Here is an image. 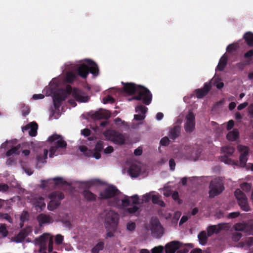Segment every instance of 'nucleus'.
<instances>
[{"instance_id": "52", "label": "nucleus", "mask_w": 253, "mask_h": 253, "mask_svg": "<svg viewBox=\"0 0 253 253\" xmlns=\"http://www.w3.org/2000/svg\"><path fill=\"white\" fill-rule=\"evenodd\" d=\"M169 139L168 137L165 136L160 140V144L162 146H167L169 144Z\"/></svg>"}, {"instance_id": "8", "label": "nucleus", "mask_w": 253, "mask_h": 253, "mask_svg": "<svg viewBox=\"0 0 253 253\" xmlns=\"http://www.w3.org/2000/svg\"><path fill=\"white\" fill-rule=\"evenodd\" d=\"M235 196L241 209L245 211H250L248 198L245 194L240 189H237L234 192Z\"/></svg>"}, {"instance_id": "12", "label": "nucleus", "mask_w": 253, "mask_h": 253, "mask_svg": "<svg viewBox=\"0 0 253 253\" xmlns=\"http://www.w3.org/2000/svg\"><path fill=\"white\" fill-rule=\"evenodd\" d=\"M151 230L152 234L156 238H161L163 234V227L157 219L152 224Z\"/></svg>"}, {"instance_id": "46", "label": "nucleus", "mask_w": 253, "mask_h": 253, "mask_svg": "<svg viewBox=\"0 0 253 253\" xmlns=\"http://www.w3.org/2000/svg\"><path fill=\"white\" fill-rule=\"evenodd\" d=\"M239 160L240 166L242 167H245L248 160V157L240 155Z\"/></svg>"}, {"instance_id": "40", "label": "nucleus", "mask_w": 253, "mask_h": 253, "mask_svg": "<svg viewBox=\"0 0 253 253\" xmlns=\"http://www.w3.org/2000/svg\"><path fill=\"white\" fill-rule=\"evenodd\" d=\"M193 247L194 246L192 244H187L183 247L180 246V248L177 250V253H187L189 252V248Z\"/></svg>"}, {"instance_id": "27", "label": "nucleus", "mask_w": 253, "mask_h": 253, "mask_svg": "<svg viewBox=\"0 0 253 253\" xmlns=\"http://www.w3.org/2000/svg\"><path fill=\"white\" fill-rule=\"evenodd\" d=\"M141 169L139 166L136 164H132L128 169L129 175L133 177H136L139 176Z\"/></svg>"}, {"instance_id": "38", "label": "nucleus", "mask_w": 253, "mask_h": 253, "mask_svg": "<svg viewBox=\"0 0 253 253\" xmlns=\"http://www.w3.org/2000/svg\"><path fill=\"white\" fill-rule=\"evenodd\" d=\"M245 226V233L249 235H253V222H246Z\"/></svg>"}, {"instance_id": "57", "label": "nucleus", "mask_w": 253, "mask_h": 253, "mask_svg": "<svg viewBox=\"0 0 253 253\" xmlns=\"http://www.w3.org/2000/svg\"><path fill=\"white\" fill-rule=\"evenodd\" d=\"M164 250V248L162 246L155 247L152 250V253H162Z\"/></svg>"}, {"instance_id": "47", "label": "nucleus", "mask_w": 253, "mask_h": 253, "mask_svg": "<svg viewBox=\"0 0 253 253\" xmlns=\"http://www.w3.org/2000/svg\"><path fill=\"white\" fill-rule=\"evenodd\" d=\"M222 149L224 152L229 155H232L235 151L234 148L231 146L223 147Z\"/></svg>"}, {"instance_id": "32", "label": "nucleus", "mask_w": 253, "mask_h": 253, "mask_svg": "<svg viewBox=\"0 0 253 253\" xmlns=\"http://www.w3.org/2000/svg\"><path fill=\"white\" fill-rule=\"evenodd\" d=\"M83 195L87 201H93L96 200V195L89 190H84L83 192Z\"/></svg>"}, {"instance_id": "35", "label": "nucleus", "mask_w": 253, "mask_h": 253, "mask_svg": "<svg viewBox=\"0 0 253 253\" xmlns=\"http://www.w3.org/2000/svg\"><path fill=\"white\" fill-rule=\"evenodd\" d=\"M238 150L241 153V155L248 157L250 149L248 146H244L243 145H239L238 146Z\"/></svg>"}, {"instance_id": "7", "label": "nucleus", "mask_w": 253, "mask_h": 253, "mask_svg": "<svg viewBox=\"0 0 253 253\" xmlns=\"http://www.w3.org/2000/svg\"><path fill=\"white\" fill-rule=\"evenodd\" d=\"M105 138L117 145H123L125 143L126 138L124 134L115 130L108 129L103 132Z\"/></svg>"}, {"instance_id": "1", "label": "nucleus", "mask_w": 253, "mask_h": 253, "mask_svg": "<svg viewBox=\"0 0 253 253\" xmlns=\"http://www.w3.org/2000/svg\"><path fill=\"white\" fill-rule=\"evenodd\" d=\"M122 84H123V90L126 93L130 95L137 93V95L134 96L132 99L142 100L143 103L146 105L151 103L152 94L148 88L133 83L122 82Z\"/></svg>"}, {"instance_id": "33", "label": "nucleus", "mask_w": 253, "mask_h": 253, "mask_svg": "<svg viewBox=\"0 0 253 253\" xmlns=\"http://www.w3.org/2000/svg\"><path fill=\"white\" fill-rule=\"evenodd\" d=\"M208 234L205 231H201L198 235V238L200 244L205 245L208 241Z\"/></svg>"}, {"instance_id": "20", "label": "nucleus", "mask_w": 253, "mask_h": 253, "mask_svg": "<svg viewBox=\"0 0 253 253\" xmlns=\"http://www.w3.org/2000/svg\"><path fill=\"white\" fill-rule=\"evenodd\" d=\"M181 243L178 241H172L166 245V253H175L180 247Z\"/></svg>"}, {"instance_id": "13", "label": "nucleus", "mask_w": 253, "mask_h": 253, "mask_svg": "<svg viewBox=\"0 0 253 253\" xmlns=\"http://www.w3.org/2000/svg\"><path fill=\"white\" fill-rule=\"evenodd\" d=\"M111 117V113L106 110L100 109L91 115V118L95 120H107Z\"/></svg>"}, {"instance_id": "18", "label": "nucleus", "mask_w": 253, "mask_h": 253, "mask_svg": "<svg viewBox=\"0 0 253 253\" xmlns=\"http://www.w3.org/2000/svg\"><path fill=\"white\" fill-rule=\"evenodd\" d=\"M49 234L44 233L41 236L37 241H38L40 245V249L39 252L41 253L46 252L47 245L46 242L48 240Z\"/></svg>"}, {"instance_id": "37", "label": "nucleus", "mask_w": 253, "mask_h": 253, "mask_svg": "<svg viewBox=\"0 0 253 253\" xmlns=\"http://www.w3.org/2000/svg\"><path fill=\"white\" fill-rule=\"evenodd\" d=\"M78 75L76 72H69L66 74V79L68 82L72 83L77 79Z\"/></svg>"}, {"instance_id": "11", "label": "nucleus", "mask_w": 253, "mask_h": 253, "mask_svg": "<svg viewBox=\"0 0 253 253\" xmlns=\"http://www.w3.org/2000/svg\"><path fill=\"white\" fill-rule=\"evenodd\" d=\"M33 207L39 212L42 211L45 208L44 199L42 197H36L31 201Z\"/></svg>"}, {"instance_id": "45", "label": "nucleus", "mask_w": 253, "mask_h": 253, "mask_svg": "<svg viewBox=\"0 0 253 253\" xmlns=\"http://www.w3.org/2000/svg\"><path fill=\"white\" fill-rule=\"evenodd\" d=\"M241 188L243 191L248 192L251 190L252 188V185L251 184L245 182L241 185Z\"/></svg>"}, {"instance_id": "25", "label": "nucleus", "mask_w": 253, "mask_h": 253, "mask_svg": "<svg viewBox=\"0 0 253 253\" xmlns=\"http://www.w3.org/2000/svg\"><path fill=\"white\" fill-rule=\"evenodd\" d=\"M223 229V226L221 224L216 225H211L207 229V234L208 237H211L213 234L219 233Z\"/></svg>"}, {"instance_id": "14", "label": "nucleus", "mask_w": 253, "mask_h": 253, "mask_svg": "<svg viewBox=\"0 0 253 253\" xmlns=\"http://www.w3.org/2000/svg\"><path fill=\"white\" fill-rule=\"evenodd\" d=\"M38 127V124L35 122H32L22 127V131H25L29 130V134L32 137L36 136L37 135V129Z\"/></svg>"}, {"instance_id": "19", "label": "nucleus", "mask_w": 253, "mask_h": 253, "mask_svg": "<svg viewBox=\"0 0 253 253\" xmlns=\"http://www.w3.org/2000/svg\"><path fill=\"white\" fill-rule=\"evenodd\" d=\"M29 232L30 230L29 229L24 228L21 230L16 236L12 238L11 241L16 243H21L28 236Z\"/></svg>"}, {"instance_id": "2", "label": "nucleus", "mask_w": 253, "mask_h": 253, "mask_svg": "<svg viewBox=\"0 0 253 253\" xmlns=\"http://www.w3.org/2000/svg\"><path fill=\"white\" fill-rule=\"evenodd\" d=\"M47 141L52 145L49 151V157L52 158L54 156L62 155L64 153L67 143L61 135L56 133L53 134L48 138Z\"/></svg>"}, {"instance_id": "34", "label": "nucleus", "mask_w": 253, "mask_h": 253, "mask_svg": "<svg viewBox=\"0 0 253 253\" xmlns=\"http://www.w3.org/2000/svg\"><path fill=\"white\" fill-rule=\"evenodd\" d=\"M130 204V200L129 197L125 196L124 199L122 200L121 203L120 202V205L118 206H113L114 207H117L120 209H123L125 207L129 206Z\"/></svg>"}, {"instance_id": "6", "label": "nucleus", "mask_w": 253, "mask_h": 253, "mask_svg": "<svg viewBox=\"0 0 253 253\" xmlns=\"http://www.w3.org/2000/svg\"><path fill=\"white\" fill-rule=\"evenodd\" d=\"M202 151V148L198 145H186L182 150V153L186 159L196 161L200 157Z\"/></svg>"}, {"instance_id": "16", "label": "nucleus", "mask_w": 253, "mask_h": 253, "mask_svg": "<svg viewBox=\"0 0 253 253\" xmlns=\"http://www.w3.org/2000/svg\"><path fill=\"white\" fill-rule=\"evenodd\" d=\"M211 85L210 83H206L203 87L197 89L195 90L196 96L198 98H202L205 96L210 91Z\"/></svg>"}, {"instance_id": "42", "label": "nucleus", "mask_w": 253, "mask_h": 253, "mask_svg": "<svg viewBox=\"0 0 253 253\" xmlns=\"http://www.w3.org/2000/svg\"><path fill=\"white\" fill-rule=\"evenodd\" d=\"M0 219L5 220L10 223L13 222L12 218L7 213H2L0 212Z\"/></svg>"}, {"instance_id": "48", "label": "nucleus", "mask_w": 253, "mask_h": 253, "mask_svg": "<svg viewBox=\"0 0 253 253\" xmlns=\"http://www.w3.org/2000/svg\"><path fill=\"white\" fill-rule=\"evenodd\" d=\"M237 49V46L234 44H230L228 45L226 48V51L228 53H232L234 51H235Z\"/></svg>"}, {"instance_id": "28", "label": "nucleus", "mask_w": 253, "mask_h": 253, "mask_svg": "<svg viewBox=\"0 0 253 253\" xmlns=\"http://www.w3.org/2000/svg\"><path fill=\"white\" fill-rule=\"evenodd\" d=\"M37 219L40 225L50 223L53 221L52 218L49 215L43 213L39 214Z\"/></svg>"}, {"instance_id": "24", "label": "nucleus", "mask_w": 253, "mask_h": 253, "mask_svg": "<svg viewBox=\"0 0 253 253\" xmlns=\"http://www.w3.org/2000/svg\"><path fill=\"white\" fill-rule=\"evenodd\" d=\"M76 73L78 76L85 79L89 73V67L85 64H81L77 68Z\"/></svg>"}, {"instance_id": "59", "label": "nucleus", "mask_w": 253, "mask_h": 253, "mask_svg": "<svg viewBox=\"0 0 253 253\" xmlns=\"http://www.w3.org/2000/svg\"><path fill=\"white\" fill-rule=\"evenodd\" d=\"M29 217V214L27 211H23L20 216V220L22 222L25 221Z\"/></svg>"}, {"instance_id": "64", "label": "nucleus", "mask_w": 253, "mask_h": 253, "mask_svg": "<svg viewBox=\"0 0 253 253\" xmlns=\"http://www.w3.org/2000/svg\"><path fill=\"white\" fill-rule=\"evenodd\" d=\"M145 118V115L143 114H136L134 116V119L136 121H142Z\"/></svg>"}, {"instance_id": "22", "label": "nucleus", "mask_w": 253, "mask_h": 253, "mask_svg": "<svg viewBox=\"0 0 253 253\" xmlns=\"http://www.w3.org/2000/svg\"><path fill=\"white\" fill-rule=\"evenodd\" d=\"M181 127L178 126H175L169 128L168 136L169 139L174 140L180 134Z\"/></svg>"}, {"instance_id": "36", "label": "nucleus", "mask_w": 253, "mask_h": 253, "mask_svg": "<svg viewBox=\"0 0 253 253\" xmlns=\"http://www.w3.org/2000/svg\"><path fill=\"white\" fill-rule=\"evenodd\" d=\"M48 151L47 149H44L42 155H39L37 156V160L38 163H43L45 162V160L47 158Z\"/></svg>"}, {"instance_id": "51", "label": "nucleus", "mask_w": 253, "mask_h": 253, "mask_svg": "<svg viewBox=\"0 0 253 253\" xmlns=\"http://www.w3.org/2000/svg\"><path fill=\"white\" fill-rule=\"evenodd\" d=\"M80 150L81 152H84V155L87 157H92V154L90 152L91 150H88L86 146H81L80 147Z\"/></svg>"}, {"instance_id": "44", "label": "nucleus", "mask_w": 253, "mask_h": 253, "mask_svg": "<svg viewBox=\"0 0 253 253\" xmlns=\"http://www.w3.org/2000/svg\"><path fill=\"white\" fill-rule=\"evenodd\" d=\"M8 232L6 229V225L1 224L0 225V234H1L3 237H6L8 235Z\"/></svg>"}, {"instance_id": "15", "label": "nucleus", "mask_w": 253, "mask_h": 253, "mask_svg": "<svg viewBox=\"0 0 253 253\" xmlns=\"http://www.w3.org/2000/svg\"><path fill=\"white\" fill-rule=\"evenodd\" d=\"M67 98V93L62 92L56 93L53 96V105L55 109H59L62 101L65 100Z\"/></svg>"}, {"instance_id": "4", "label": "nucleus", "mask_w": 253, "mask_h": 253, "mask_svg": "<svg viewBox=\"0 0 253 253\" xmlns=\"http://www.w3.org/2000/svg\"><path fill=\"white\" fill-rule=\"evenodd\" d=\"M104 223L107 230H111L115 231L117 230L119 219V215L114 211H106Z\"/></svg>"}, {"instance_id": "9", "label": "nucleus", "mask_w": 253, "mask_h": 253, "mask_svg": "<svg viewBox=\"0 0 253 253\" xmlns=\"http://www.w3.org/2000/svg\"><path fill=\"white\" fill-rule=\"evenodd\" d=\"M67 92L71 93L76 100L79 102H86L90 99L89 96L86 95L84 92L77 88L72 89L71 87H70L67 89Z\"/></svg>"}, {"instance_id": "30", "label": "nucleus", "mask_w": 253, "mask_h": 253, "mask_svg": "<svg viewBox=\"0 0 253 253\" xmlns=\"http://www.w3.org/2000/svg\"><path fill=\"white\" fill-rule=\"evenodd\" d=\"M227 63V56L224 54L220 58L216 70L222 71L225 68Z\"/></svg>"}, {"instance_id": "63", "label": "nucleus", "mask_w": 253, "mask_h": 253, "mask_svg": "<svg viewBox=\"0 0 253 253\" xmlns=\"http://www.w3.org/2000/svg\"><path fill=\"white\" fill-rule=\"evenodd\" d=\"M101 183H102V182H101V180L99 179H94L91 181H89V182H87V186L88 187H90L91 185L95 184H101Z\"/></svg>"}, {"instance_id": "17", "label": "nucleus", "mask_w": 253, "mask_h": 253, "mask_svg": "<svg viewBox=\"0 0 253 253\" xmlns=\"http://www.w3.org/2000/svg\"><path fill=\"white\" fill-rule=\"evenodd\" d=\"M30 144L29 142H24L22 144H18L16 146L12 147L11 149L8 150L6 152V156L7 157H9L12 155H19L20 154V148L24 147H28L29 148Z\"/></svg>"}, {"instance_id": "39", "label": "nucleus", "mask_w": 253, "mask_h": 253, "mask_svg": "<svg viewBox=\"0 0 253 253\" xmlns=\"http://www.w3.org/2000/svg\"><path fill=\"white\" fill-rule=\"evenodd\" d=\"M104 244L103 242L98 243L91 250V253H98L104 248Z\"/></svg>"}, {"instance_id": "53", "label": "nucleus", "mask_w": 253, "mask_h": 253, "mask_svg": "<svg viewBox=\"0 0 253 253\" xmlns=\"http://www.w3.org/2000/svg\"><path fill=\"white\" fill-rule=\"evenodd\" d=\"M172 198L175 201H177L179 204L182 203V200L179 198V194L177 191H174L173 193Z\"/></svg>"}, {"instance_id": "55", "label": "nucleus", "mask_w": 253, "mask_h": 253, "mask_svg": "<svg viewBox=\"0 0 253 253\" xmlns=\"http://www.w3.org/2000/svg\"><path fill=\"white\" fill-rule=\"evenodd\" d=\"M9 187L8 185L5 183H0V192H6L8 191Z\"/></svg>"}, {"instance_id": "62", "label": "nucleus", "mask_w": 253, "mask_h": 253, "mask_svg": "<svg viewBox=\"0 0 253 253\" xmlns=\"http://www.w3.org/2000/svg\"><path fill=\"white\" fill-rule=\"evenodd\" d=\"M240 213L239 211H235L230 212L228 215V217L229 218H235L238 217L240 215Z\"/></svg>"}, {"instance_id": "56", "label": "nucleus", "mask_w": 253, "mask_h": 253, "mask_svg": "<svg viewBox=\"0 0 253 253\" xmlns=\"http://www.w3.org/2000/svg\"><path fill=\"white\" fill-rule=\"evenodd\" d=\"M132 200V203L134 205L139 204V199L137 195H134L133 196L129 197Z\"/></svg>"}, {"instance_id": "61", "label": "nucleus", "mask_w": 253, "mask_h": 253, "mask_svg": "<svg viewBox=\"0 0 253 253\" xmlns=\"http://www.w3.org/2000/svg\"><path fill=\"white\" fill-rule=\"evenodd\" d=\"M49 242H48V251L49 253H51L52 252L53 250V240L52 237H49L48 238Z\"/></svg>"}, {"instance_id": "43", "label": "nucleus", "mask_w": 253, "mask_h": 253, "mask_svg": "<svg viewBox=\"0 0 253 253\" xmlns=\"http://www.w3.org/2000/svg\"><path fill=\"white\" fill-rule=\"evenodd\" d=\"M147 110L148 108L143 105H137L135 107L136 112H141L142 114L143 115H145L147 111Z\"/></svg>"}, {"instance_id": "60", "label": "nucleus", "mask_w": 253, "mask_h": 253, "mask_svg": "<svg viewBox=\"0 0 253 253\" xmlns=\"http://www.w3.org/2000/svg\"><path fill=\"white\" fill-rule=\"evenodd\" d=\"M53 180L54 181L56 185L61 184H65L66 183V182L63 181V179L61 177H55Z\"/></svg>"}, {"instance_id": "26", "label": "nucleus", "mask_w": 253, "mask_h": 253, "mask_svg": "<svg viewBox=\"0 0 253 253\" xmlns=\"http://www.w3.org/2000/svg\"><path fill=\"white\" fill-rule=\"evenodd\" d=\"M87 63L90 66L89 72L94 76H97L99 74V69L96 63L91 60H88Z\"/></svg>"}, {"instance_id": "23", "label": "nucleus", "mask_w": 253, "mask_h": 253, "mask_svg": "<svg viewBox=\"0 0 253 253\" xmlns=\"http://www.w3.org/2000/svg\"><path fill=\"white\" fill-rule=\"evenodd\" d=\"M56 196L54 193L50 194L49 196V198L51 199V201L49 202L47 205V209L48 210L53 211L55 209H57L60 205V201L55 199Z\"/></svg>"}, {"instance_id": "49", "label": "nucleus", "mask_w": 253, "mask_h": 253, "mask_svg": "<svg viewBox=\"0 0 253 253\" xmlns=\"http://www.w3.org/2000/svg\"><path fill=\"white\" fill-rule=\"evenodd\" d=\"M139 209L136 205H133L132 207L127 208L126 209V211L129 213L132 214L135 213Z\"/></svg>"}, {"instance_id": "5", "label": "nucleus", "mask_w": 253, "mask_h": 253, "mask_svg": "<svg viewBox=\"0 0 253 253\" xmlns=\"http://www.w3.org/2000/svg\"><path fill=\"white\" fill-rule=\"evenodd\" d=\"M209 197L211 198L219 195L224 189L222 179L220 177H216L212 179L210 182Z\"/></svg>"}, {"instance_id": "54", "label": "nucleus", "mask_w": 253, "mask_h": 253, "mask_svg": "<svg viewBox=\"0 0 253 253\" xmlns=\"http://www.w3.org/2000/svg\"><path fill=\"white\" fill-rule=\"evenodd\" d=\"M63 239H64V237L62 235H61L60 234H58L55 237V243L57 245H60L62 243V242L63 241Z\"/></svg>"}, {"instance_id": "31", "label": "nucleus", "mask_w": 253, "mask_h": 253, "mask_svg": "<svg viewBox=\"0 0 253 253\" xmlns=\"http://www.w3.org/2000/svg\"><path fill=\"white\" fill-rule=\"evenodd\" d=\"M247 45L250 47L253 46V33L251 32H246L243 37Z\"/></svg>"}, {"instance_id": "50", "label": "nucleus", "mask_w": 253, "mask_h": 253, "mask_svg": "<svg viewBox=\"0 0 253 253\" xmlns=\"http://www.w3.org/2000/svg\"><path fill=\"white\" fill-rule=\"evenodd\" d=\"M242 237V233L236 232L232 234V240L235 242H238L241 239Z\"/></svg>"}, {"instance_id": "3", "label": "nucleus", "mask_w": 253, "mask_h": 253, "mask_svg": "<svg viewBox=\"0 0 253 253\" xmlns=\"http://www.w3.org/2000/svg\"><path fill=\"white\" fill-rule=\"evenodd\" d=\"M120 191L116 186L111 185L105 188L99 194L100 198L102 200L113 198V201L110 202V206H118L120 205V199L117 197Z\"/></svg>"}, {"instance_id": "41", "label": "nucleus", "mask_w": 253, "mask_h": 253, "mask_svg": "<svg viewBox=\"0 0 253 253\" xmlns=\"http://www.w3.org/2000/svg\"><path fill=\"white\" fill-rule=\"evenodd\" d=\"M234 227L236 231H243L245 233V223H237L234 225Z\"/></svg>"}, {"instance_id": "21", "label": "nucleus", "mask_w": 253, "mask_h": 253, "mask_svg": "<svg viewBox=\"0 0 253 253\" xmlns=\"http://www.w3.org/2000/svg\"><path fill=\"white\" fill-rule=\"evenodd\" d=\"M103 149V142L101 141H98L95 146L93 150L90 152L92 154V157L96 159H99L101 157L100 152L102 151Z\"/></svg>"}, {"instance_id": "58", "label": "nucleus", "mask_w": 253, "mask_h": 253, "mask_svg": "<svg viewBox=\"0 0 253 253\" xmlns=\"http://www.w3.org/2000/svg\"><path fill=\"white\" fill-rule=\"evenodd\" d=\"M135 223L134 222H128L126 225V228L128 230L132 231L135 229Z\"/></svg>"}, {"instance_id": "29", "label": "nucleus", "mask_w": 253, "mask_h": 253, "mask_svg": "<svg viewBox=\"0 0 253 253\" xmlns=\"http://www.w3.org/2000/svg\"><path fill=\"white\" fill-rule=\"evenodd\" d=\"M239 137V133L237 129H234L229 131L226 135L227 139L231 141L236 140Z\"/></svg>"}, {"instance_id": "10", "label": "nucleus", "mask_w": 253, "mask_h": 253, "mask_svg": "<svg viewBox=\"0 0 253 253\" xmlns=\"http://www.w3.org/2000/svg\"><path fill=\"white\" fill-rule=\"evenodd\" d=\"M195 115L193 112H189L186 116V122L184 124V128L186 132L191 133L193 131L195 126Z\"/></svg>"}]
</instances>
